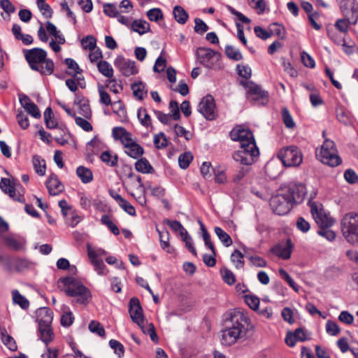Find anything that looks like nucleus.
Instances as JSON below:
<instances>
[{"instance_id": "nucleus-1", "label": "nucleus", "mask_w": 358, "mask_h": 358, "mask_svg": "<svg viewBox=\"0 0 358 358\" xmlns=\"http://www.w3.org/2000/svg\"><path fill=\"white\" fill-rule=\"evenodd\" d=\"M306 194V188L303 184H289L271 198L270 206L276 215H284L291 210L294 204L301 203Z\"/></svg>"}, {"instance_id": "nucleus-2", "label": "nucleus", "mask_w": 358, "mask_h": 358, "mask_svg": "<svg viewBox=\"0 0 358 358\" xmlns=\"http://www.w3.org/2000/svg\"><path fill=\"white\" fill-rule=\"evenodd\" d=\"M230 137L234 141H239L240 150L233 155V159L244 165H250L255 161V157L259 154L253 134L248 129L238 125L230 131Z\"/></svg>"}, {"instance_id": "nucleus-3", "label": "nucleus", "mask_w": 358, "mask_h": 358, "mask_svg": "<svg viewBox=\"0 0 358 358\" xmlns=\"http://www.w3.org/2000/svg\"><path fill=\"white\" fill-rule=\"evenodd\" d=\"M229 322L230 324L222 331V343L225 345H231L245 336L250 326L248 316L238 310L231 313Z\"/></svg>"}, {"instance_id": "nucleus-4", "label": "nucleus", "mask_w": 358, "mask_h": 358, "mask_svg": "<svg viewBox=\"0 0 358 358\" xmlns=\"http://www.w3.org/2000/svg\"><path fill=\"white\" fill-rule=\"evenodd\" d=\"M57 282L60 289L64 292L67 296L77 298L76 303H87L92 296L90 289L73 277L60 278Z\"/></svg>"}, {"instance_id": "nucleus-5", "label": "nucleus", "mask_w": 358, "mask_h": 358, "mask_svg": "<svg viewBox=\"0 0 358 358\" xmlns=\"http://www.w3.org/2000/svg\"><path fill=\"white\" fill-rule=\"evenodd\" d=\"M25 58L30 68L41 74L51 75L54 71V63L47 59L46 52L38 48L24 50Z\"/></svg>"}, {"instance_id": "nucleus-6", "label": "nucleus", "mask_w": 358, "mask_h": 358, "mask_svg": "<svg viewBox=\"0 0 358 358\" xmlns=\"http://www.w3.org/2000/svg\"><path fill=\"white\" fill-rule=\"evenodd\" d=\"M310 212L317 224L320 225V229L318 231V234L328 241L334 240L336 234L329 229L334 224V220L329 217L324 210L319 208L315 203L311 204Z\"/></svg>"}, {"instance_id": "nucleus-7", "label": "nucleus", "mask_w": 358, "mask_h": 358, "mask_svg": "<svg viewBox=\"0 0 358 358\" xmlns=\"http://www.w3.org/2000/svg\"><path fill=\"white\" fill-rule=\"evenodd\" d=\"M342 233L347 241L351 244L358 242V214L350 212L341 220Z\"/></svg>"}, {"instance_id": "nucleus-8", "label": "nucleus", "mask_w": 358, "mask_h": 358, "mask_svg": "<svg viewBox=\"0 0 358 358\" xmlns=\"http://www.w3.org/2000/svg\"><path fill=\"white\" fill-rule=\"evenodd\" d=\"M317 157L323 164L331 167L337 166L341 163L334 142L329 139L324 140Z\"/></svg>"}, {"instance_id": "nucleus-9", "label": "nucleus", "mask_w": 358, "mask_h": 358, "mask_svg": "<svg viewBox=\"0 0 358 358\" xmlns=\"http://www.w3.org/2000/svg\"><path fill=\"white\" fill-rule=\"evenodd\" d=\"M196 55L200 63L206 67L215 69H221V56L219 52L201 46L197 48Z\"/></svg>"}, {"instance_id": "nucleus-10", "label": "nucleus", "mask_w": 358, "mask_h": 358, "mask_svg": "<svg viewBox=\"0 0 358 358\" xmlns=\"http://www.w3.org/2000/svg\"><path fill=\"white\" fill-rule=\"evenodd\" d=\"M278 158L285 166H296L301 164L303 157L301 150L295 145L282 148L278 154Z\"/></svg>"}, {"instance_id": "nucleus-11", "label": "nucleus", "mask_w": 358, "mask_h": 358, "mask_svg": "<svg viewBox=\"0 0 358 358\" xmlns=\"http://www.w3.org/2000/svg\"><path fill=\"white\" fill-rule=\"evenodd\" d=\"M48 34L53 37L48 45H63L65 43V38L60 31L57 30L55 24L51 22H46L45 29L41 23L38 31V36L43 43L48 41Z\"/></svg>"}, {"instance_id": "nucleus-12", "label": "nucleus", "mask_w": 358, "mask_h": 358, "mask_svg": "<svg viewBox=\"0 0 358 358\" xmlns=\"http://www.w3.org/2000/svg\"><path fill=\"white\" fill-rule=\"evenodd\" d=\"M241 84L248 89V98L251 101L265 104L268 101V93L252 81L241 80Z\"/></svg>"}, {"instance_id": "nucleus-13", "label": "nucleus", "mask_w": 358, "mask_h": 358, "mask_svg": "<svg viewBox=\"0 0 358 358\" xmlns=\"http://www.w3.org/2000/svg\"><path fill=\"white\" fill-rule=\"evenodd\" d=\"M198 111L208 120H213L217 117V111L214 98L211 95L204 96L198 106Z\"/></svg>"}, {"instance_id": "nucleus-14", "label": "nucleus", "mask_w": 358, "mask_h": 358, "mask_svg": "<svg viewBox=\"0 0 358 358\" xmlns=\"http://www.w3.org/2000/svg\"><path fill=\"white\" fill-rule=\"evenodd\" d=\"M340 8L345 17L352 24L358 20V3L356 0H341Z\"/></svg>"}, {"instance_id": "nucleus-15", "label": "nucleus", "mask_w": 358, "mask_h": 358, "mask_svg": "<svg viewBox=\"0 0 358 358\" xmlns=\"http://www.w3.org/2000/svg\"><path fill=\"white\" fill-rule=\"evenodd\" d=\"M114 64L126 77L135 75L138 73L135 62L127 59L123 57H117L114 62Z\"/></svg>"}, {"instance_id": "nucleus-16", "label": "nucleus", "mask_w": 358, "mask_h": 358, "mask_svg": "<svg viewBox=\"0 0 358 358\" xmlns=\"http://www.w3.org/2000/svg\"><path fill=\"white\" fill-rule=\"evenodd\" d=\"M0 188L1 190L8 194L14 201L24 203L25 199L23 194L16 193L14 185L9 178H3L0 182Z\"/></svg>"}, {"instance_id": "nucleus-17", "label": "nucleus", "mask_w": 358, "mask_h": 358, "mask_svg": "<svg viewBox=\"0 0 358 358\" xmlns=\"http://www.w3.org/2000/svg\"><path fill=\"white\" fill-rule=\"evenodd\" d=\"M129 312L133 322L137 324L142 323V320H143V310L137 298L133 297L130 299Z\"/></svg>"}, {"instance_id": "nucleus-18", "label": "nucleus", "mask_w": 358, "mask_h": 358, "mask_svg": "<svg viewBox=\"0 0 358 358\" xmlns=\"http://www.w3.org/2000/svg\"><path fill=\"white\" fill-rule=\"evenodd\" d=\"M293 245L290 239H287L285 244H278L271 249V252L276 256L283 259L290 258Z\"/></svg>"}, {"instance_id": "nucleus-19", "label": "nucleus", "mask_w": 358, "mask_h": 358, "mask_svg": "<svg viewBox=\"0 0 358 358\" xmlns=\"http://www.w3.org/2000/svg\"><path fill=\"white\" fill-rule=\"evenodd\" d=\"M112 134L115 140L121 141L125 148L134 142L131 138V133L127 131L124 127H114Z\"/></svg>"}, {"instance_id": "nucleus-20", "label": "nucleus", "mask_w": 358, "mask_h": 358, "mask_svg": "<svg viewBox=\"0 0 358 358\" xmlns=\"http://www.w3.org/2000/svg\"><path fill=\"white\" fill-rule=\"evenodd\" d=\"M65 64L68 69L72 70V71H67L66 73L73 78H74L80 84L81 88H84L80 81H84V77L81 76L82 69L79 67L78 64L71 58L65 59Z\"/></svg>"}, {"instance_id": "nucleus-21", "label": "nucleus", "mask_w": 358, "mask_h": 358, "mask_svg": "<svg viewBox=\"0 0 358 358\" xmlns=\"http://www.w3.org/2000/svg\"><path fill=\"white\" fill-rule=\"evenodd\" d=\"M46 187L50 195H58L64 190V185L55 174L50 176L46 182Z\"/></svg>"}, {"instance_id": "nucleus-22", "label": "nucleus", "mask_w": 358, "mask_h": 358, "mask_svg": "<svg viewBox=\"0 0 358 358\" xmlns=\"http://www.w3.org/2000/svg\"><path fill=\"white\" fill-rule=\"evenodd\" d=\"M38 325H51L53 320V312L48 307L40 308L36 311Z\"/></svg>"}, {"instance_id": "nucleus-23", "label": "nucleus", "mask_w": 358, "mask_h": 358, "mask_svg": "<svg viewBox=\"0 0 358 358\" xmlns=\"http://www.w3.org/2000/svg\"><path fill=\"white\" fill-rule=\"evenodd\" d=\"M74 104L78 105L79 106V113L82 115L83 117H85V118L89 119L91 117V108L88 103V101L85 99L84 96L76 95Z\"/></svg>"}, {"instance_id": "nucleus-24", "label": "nucleus", "mask_w": 358, "mask_h": 358, "mask_svg": "<svg viewBox=\"0 0 358 358\" xmlns=\"http://www.w3.org/2000/svg\"><path fill=\"white\" fill-rule=\"evenodd\" d=\"M41 340L48 346L53 339V332L50 325H38Z\"/></svg>"}, {"instance_id": "nucleus-25", "label": "nucleus", "mask_w": 358, "mask_h": 358, "mask_svg": "<svg viewBox=\"0 0 358 358\" xmlns=\"http://www.w3.org/2000/svg\"><path fill=\"white\" fill-rule=\"evenodd\" d=\"M135 168L137 171L144 174L152 173L155 172L154 168L150 164L146 158L141 157L135 163Z\"/></svg>"}, {"instance_id": "nucleus-26", "label": "nucleus", "mask_w": 358, "mask_h": 358, "mask_svg": "<svg viewBox=\"0 0 358 358\" xmlns=\"http://www.w3.org/2000/svg\"><path fill=\"white\" fill-rule=\"evenodd\" d=\"M159 236L160 245L163 250H166L168 253H173L174 249L170 246L169 244V232L164 229L162 231L157 229Z\"/></svg>"}, {"instance_id": "nucleus-27", "label": "nucleus", "mask_w": 358, "mask_h": 358, "mask_svg": "<svg viewBox=\"0 0 358 358\" xmlns=\"http://www.w3.org/2000/svg\"><path fill=\"white\" fill-rule=\"evenodd\" d=\"M76 174L83 183H89L93 180L92 171L83 166H80L77 168Z\"/></svg>"}, {"instance_id": "nucleus-28", "label": "nucleus", "mask_w": 358, "mask_h": 358, "mask_svg": "<svg viewBox=\"0 0 358 358\" xmlns=\"http://www.w3.org/2000/svg\"><path fill=\"white\" fill-rule=\"evenodd\" d=\"M126 149V154L134 159H138L139 157H141L144 152L143 148L135 141L129 145Z\"/></svg>"}, {"instance_id": "nucleus-29", "label": "nucleus", "mask_w": 358, "mask_h": 358, "mask_svg": "<svg viewBox=\"0 0 358 358\" xmlns=\"http://www.w3.org/2000/svg\"><path fill=\"white\" fill-rule=\"evenodd\" d=\"M12 31L15 38L22 41L24 45H30L33 42L32 36L29 34H22L20 25L15 24L13 26Z\"/></svg>"}, {"instance_id": "nucleus-30", "label": "nucleus", "mask_w": 358, "mask_h": 358, "mask_svg": "<svg viewBox=\"0 0 358 358\" xmlns=\"http://www.w3.org/2000/svg\"><path fill=\"white\" fill-rule=\"evenodd\" d=\"M44 121L45 126L49 129H53L58 127V122L55 119L54 115L50 107H48L44 112Z\"/></svg>"}, {"instance_id": "nucleus-31", "label": "nucleus", "mask_w": 358, "mask_h": 358, "mask_svg": "<svg viewBox=\"0 0 358 358\" xmlns=\"http://www.w3.org/2000/svg\"><path fill=\"white\" fill-rule=\"evenodd\" d=\"M173 14L176 22L181 24H185L189 17L188 13L180 6L173 8Z\"/></svg>"}, {"instance_id": "nucleus-32", "label": "nucleus", "mask_w": 358, "mask_h": 358, "mask_svg": "<svg viewBox=\"0 0 358 358\" xmlns=\"http://www.w3.org/2000/svg\"><path fill=\"white\" fill-rule=\"evenodd\" d=\"M0 334L3 344L6 345L9 350L15 351L17 349L16 343L13 338L7 334L6 329L4 327L0 328Z\"/></svg>"}, {"instance_id": "nucleus-33", "label": "nucleus", "mask_w": 358, "mask_h": 358, "mask_svg": "<svg viewBox=\"0 0 358 358\" xmlns=\"http://www.w3.org/2000/svg\"><path fill=\"white\" fill-rule=\"evenodd\" d=\"M150 24L145 20H136L131 24V29L139 34H143L150 30Z\"/></svg>"}, {"instance_id": "nucleus-34", "label": "nucleus", "mask_w": 358, "mask_h": 358, "mask_svg": "<svg viewBox=\"0 0 358 358\" xmlns=\"http://www.w3.org/2000/svg\"><path fill=\"white\" fill-rule=\"evenodd\" d=\"M12 297L13 303L19 305L22 309L26 310L29 308V301L18 290L14 289L12 291Z\"/></svg>"}, {"instance_id": "nucleus-35", "label": "nucleus", "mask_w": 358, "mask_h": 358, "mask_svg": "<svg viewBox=\"0 0 358 358\" xmlns=\"http://www.w3.org/2000/svg\"><path fill=\"white\" fill-rule=\"evenodd\" d=\"M214 231L219 240L223 243L225 247H229L232 245L233 241L230 236L225 232L221 227H215Z\"/></svg>"}, {"instance_id": "nucleus-36", "label": "nucleus", "mask_w": 358, "mask_h": 358, "mask_svg": "<svg viewBox=\"0 0 358 358\" xmlns=\"http://www.w3.org/2000/svg\"><path fill=\"white\" fill-rule=\"evenodd\" d=\"M33 166L36 173L39 176L45 174V162L43 159H41L38 155H34L32 159Z\"/></svg>"}, {"instance_id": "nucleus-37", "label": "nucleus", "mask_w": 358, "mask_h": 358, "mask_svg": "<svg viewBox=\"0 0 358 358\" xmlns=\"http://www.w3.org/2000/svg\"><path fill=\"white\" fill-rule=\"evenodd\" d=\"M99 71L107 78H112L113 76V69L111 65L106 61H100L97 64Z\"/></svg>"}, {"instance_id": "nucleus-38", "label": "nucleus", "mask_w": 358, "mask_h": 358, "mask_svg": "<svg viewBox=\"0 0 358 358\" xmlns=\"http://www.w3.org/2000/svg\"><path fill=\"white\" fill-rule=\"evenodd\" d=\"M146 86L143 82H138L131 85V90L134 94L140 100H142L147 94Z\"/></svg>"}, {"instance_id": "nucleus-39", "label": "nucleus", "mask_w": 358, "mask_h": 358, "mask_svg": "<svg viewBox=\"0 0 358 358\" xmlns=\"http://www.w3.org/2000/svg\"><path fill=\"white\" fill-rule=\"evenodd\" d=\"M101 160L106 164L108 166L114 167L117 164L118 157L115 155L112 156L109 151H104L100 156Z\"/></svg>"}, {"instance_id": "nucleus-40", "label": "nucleus", "mask_w": 358, "mask_h": 358, "mask_svg": "<svg viewBox=\"0 0 358 358\" xmlns=\"http://www.w3.org/2000/svg\"><path fill=\"white\" fill-rule=\"evenodd\" d=\"M243 255L238 250H235L231 255V261L237 269L242 268L244 266Z\"/></svg>"}, {"instance_id": "nucleus-41", "label": "nucleus", "mask_w": 358, "mask_h": 358, "mask_svg": "<svg viewBox=\"0 0 358 358\" xmlns=\"http://www.w3.org/2000/svg\"><path fill=\"white\" fill-rule=\"evenodd\" d=\"M271 36H277L279 38H283L285 36V29L283 26L278 23H272L269 25Z\"/></svg>"}, {"instance_id": "nucleus-42", "label": "nucleus", "mask_w": 358, "mask_h": 358, "mask_svg": "<svg viewBox=\"0 0 358 358\" xmlns=\"http://www.w3.org/2000/svg\"><path fill=\"white\" fill-rule=\"evenodd\" d=\"M137 117L143 126L145 127L151 126V118L148 114L145 108H140L138 110Z\"/></svg>"}, {"instance_id": "nucleus-43", "label": "nucleus", "mask_w": 358, "mask_h": 358, "mask_svg": "<svg viewBox=\"0 0 358 358\" xmlns=\"http://www.w3.org/2000/svg\"><path fill=\"white\" fill-rule=\"evenodd\" d=\"M89 329L92 333L96 334L101 337H104L106 332L102 324L95 320H92L89 324Z\"/></svg>"}, {"instance_id": "nucleus-44", "label": "nucleus", "mask_w": 358, "mask_h": 358, "mask_svg": "<svg viewBox=\"0 0 358 358\" xmlns=\"http://www.w3.org/2000/svg\"><path fill=\"white\" fill-rule=\"evenodd\" d=\"M193 159V156L191 152H185L181 154L178 157V164L181 169H186L189 166L190 162Z\"/></svg>"}, {"instance_id": "nucleus-45", "label": "nucleus", "mask_w": 358, "mask_h": 358, "mask_svg": "<svg viewBox=\"0 0 358 358\" xmlns=\"http://www.w3.org/2000/svg\"><path fill=\"white\" fill-rule=\"evenodd\" d=\"M85 49L87 48L90 50L89 58L92 62H96L102 58V52L98 46H83Z\"/></svg>"}, {"instance_id": "nucleus-46", "label": "nucleus", "mask_w": 358, "mask_h": 358, "mask_svg": "<svg viewBox=\"0 0 358 358\" xmlns=\"http://www.w3.org/2000/svg\"><path fill=\"white\" fill-rule=\"evenodd\" d=\"M153 142L155 147L158 149L164 148L168 145V140L163 132L155 135Z\"/></svg>"}, {"instance_id": "nucleus-47", "label": "nucleus", "mask_w": 358, "mask_h": 358, "mask_svg": "<svg viewBox=\"0 0 358 358\" xmlns=\"http://www.w3.org/2000/svg\"><path fill=\"white\" fill-rule=\"evenodd\" d=\"M278 272H279V274L281 276V278H283L294 291L299 292V286L295 283L294 280L287 273V271L285 269L280 268Z\"/></svg>"}, {"instance_id": "nucleus-48", "label": "nucleus", "mask_w": 358, "mask_h": 358, "mask_svg": "<svg viewBox=\"0 0 358 358\" xmlns=\"http://www.w3.org/2000/svg\"><path fill=\"white\" fill-rule=\"evenodd\" d=\"M224 281L228 285H234L236 282L234 274L229 269L223 268L220 270Z\"/></svg>"}, {"instance_id": "nucleus-49", "label": "nucleus", "mask_w": 358, "mask_h": 358, "mask_svg": "<svg viewBox=\"0 0 358 358\" xmlns=\"http://www.w3.org/2000/svg\"><path fill=\"white\" fill-rule=\"evenodd\" d=\"M282 117L284 124L287 128L291 129L295 126L292 117L287 108L282 109Z\"/></svg>"}, {"instance_id": "nucleus-50", "label": "nucleus", "mask_w": 358, "mask_h": 358, "mask_svg": "<svg viewBox=\"0 0 358 358\" xmlns=\"http://www.w3.org/2000/svg\"><path fill=\"white\" fill-rule=\"evenodd\" d=\"M225 52L227 57L236 61L242 58V55L235 46H226Z\"/></svg>"}, {"instance_id": "nucleus-51", "label": "nucleus", "mask_w": 358, "mask_h": 358, "mask_svg": "<svg viewBox=\"0 0 358 358\" xmlns=\"http://www.w3.org/2000/svg\"><path fill=\"white\" fill-rule=\"evenodd\" d=\"M110 347L114 350L115 354L117 355L119 358L123 357L124 354V348L123 345L116 340H110L109 341Z\"/></svg>"}, {"instance_id": "nucleus-52", "label": "nucleus", "mask_w": 358, "mask_h": 358, "mask_svg": "<svg viewBox=\"0 0 358 358\" xmlns=\"http://www.w3.org/2000/svg\"><path fill=\"white\" fill-rule=\"evenodd\" d=\"M194 30L196 33L203 35L209 29V27L200 18H195Z\"/></svg>"}, {"instance_id": "nucleus-53", "label": "nucleus", "mask_w": 358, "mask_h": 358, "mask_svg": "<svg viewBox=\"0 0 358 358\" xmlns=\"http://www.w3.org/2000/svg\"><path fill=\"white\" fill-rule=\"evenodd\" d=\"M104 13L111 17H117L119 12L117 9L115 4L111 3H106L103 4Z\"/></svg>"}, {"instance_id": "nucleus-54", "label": "nucleus", "mask_w": 358, "mask_h": 358, "mask_svg": "<svg viewBox=\"0 0 358 358\" xmlns=\"http://www.w3.org/2000/svg\"><path fill=\"white\" fill-rule=\"evenodd\" d=\"M101 222L106 225L111 232L115 235H118L120 234L119 229L112 222L110 217L108 215H104L101 217Z\"/></svg>"}, {"instance_id": "nucleus-55", "label": "nucleus", "mask_w": 358, "mask_h": 358, "mask_svg": "<svg viewBox=\"0 0 358 358\" xmlns=\"http://www.w3.org/2000/svg\"><path fill=\"white\" fill-rule=\"evenodd\" d=\"M16 119L18 124L22 129H26L29 127V122L28 117L23 111H18Z\"/></svg>"}, {"instance_id": "nucleus-56", "label": "nucleus", "mask_w": 358, "mask_h": 358, "mask_svg": "<svg viewBox=\"0 0 358 358\" xmlns=\"http://www.w3.org/2000/svg\"><path fill=\"white\" fill-rule=\"evenodd\" d=\"M326 331L331 336H336L340 333L341 329L336 322L328 320L326 323Z\"/></svg>"}, {"instance_id": "nucleus-57", "label": "nucleus", "mask_w": 358, "mask_h": 358, "mask_svg": "<svg viewBox=\"0 0 358 358\" xmlns=\"http://www.w3.org/2000/svg\"><path fill=\"white\" fill-rule=\"evenodd\" d=\"M147 16L150 21L157 22L163 18V13L159 8H152L147 12Z\"/></svg>"}, {"instance_id": "nucleus-58", "label": "nucleus", "mask_w": 358, "mask_h": 358, "mask_svg": "<svg viewBox=\"0 0 358 358\" xmlns=\"http://www.w3.org/2000/svg\"><path fill=\"white\" fill-rule=\"evenodd\" d=\"M99 93L100 96V102L106 106H109L112 103L109 94L104 90L102 85L99 86Z\"/></svg>"}, {"instance_id": "nucleus-59", "label": "nucleus", "mask_w": 358, "mask_h": 358, "mask_svg": "<svg viewBox=\"0 0 358 358\" xmlns=\"http://www.w3.org/2000/svg\"><path fill=\"white\" fill-rule=\"evenodd\" d=\"M36 3L43 15L48 18L51 17L52 14V8L45 1L37 2Z\"/></svg>"}, {"instance_id": "nucleus-60", "label": "nucleus", "mask_w": 358, "mask_h": 358, "mask_svg": "<svg viewBox=\"0 0 358 358\" xmlns=\"http://www.w3.org/2000/svg\"><path fill=\"white\" fill-rule=\"evenodd\" d=\"M237 71L238 75L243 78L248 80L251 77L252 71L248 66L238 64L237 66Z\"/></svg>"}, {"instance_id": "nucleus-61", "label": "nucleus", "mask_w": 358, "mask_h": 358, "mask_svg": "<svg viewBox=\"0 0 358 358\" xmlns=\"http://www.w3.org/2000/svg\"><path fill=\"white\" fill-rule=\"evenodd\" d=\"M24 110L32 117L35 118H41V113L38 108V106L34 103L31 102L29 105L24 108Z\"/></svg>"}, {"instance_id": "nucleus-62", "label": "nucleus", "mask_w": 358, "mask_h": 358, "mask_svg": "<svg viewBox=\"0 0 358 358\" xmlns=\"http://www.w3.org/2000/svg\"><path fill=\"white\" fill-rule=\"evenodd\" d=\"M76 123L86 131L92 130V124L85 119L80 117H75Z\"/></svg>"}, {"instance_id": "nucleus-63", "label": "nucleus", "mask_w": 358, "mask_h": 358, "mask_svg": "<svg viewBox=\"0 0 358 358\" xmlns=\"http://www.w3.org/2000/svg\"><path fill=\"white\" fill-rule=\"evenodd\" d=\"M296 228L303 233H306L310 229V224L303 217H299L296 223Z\"/></svg>"}, {"instance_id": "nucleus-64", "label": "nucleus", "mask_w": 358, "mask_h": 358, "mask_svg": "<svg viewBox=\"0 0 358 358\" xmlns=\"http://www.w3.org/2000/svg\"><path fill=\"white\" fill-rule=\"evenodd\" d=\"M344 178L347 182L350 184H355L358 182V176L355 171L347 169L344 173Z\"/></svg>"}]
</instances>
